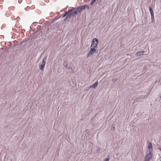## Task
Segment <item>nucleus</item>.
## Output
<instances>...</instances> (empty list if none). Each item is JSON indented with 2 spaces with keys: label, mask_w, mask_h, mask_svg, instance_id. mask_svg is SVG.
<instances>
[{
  "label": "nucleus",
  "mask_w": 161,
  "mask_h": 161,
  "mask_svg": "<svg viewBox=\"0 0 161 161\" xmlns=\"http://www.w3.org/2000/svg\"><path fill=\"white\" fill-rule=\"evenodd\" d=\"M47 56H46L43 59L42 64L40 63L39 65L40 69L41 70L43 69L46 64V60L47 59Z\"/></svg>",
  "instance_id": "1"
},
{
  "label": "nucleus",
  "mask_w": 161,
  "mask_h": 161,
  "mask_svg": "<svg viewBox=\"0 0 161 161\" xmlns=\"http://www.w3.org/2000/svg\"><path fill=\"white\" fill-rule=\"evenodd\" d=\"M98 45V40L97 38H94L92 42L91 47L97 48Z\"/></svg>",
  "instance_id": "2"
},
{
  "label": "nucleus",
  "mask_w": 161,
  "mask_h": 161,
  "mask_svg": "<svg viewBox=\"0 0 161 161\" xmlns=\"http://www.w3.org/2000/svg\"><path fill=\"white\" fill-rule=\"evenodd\" d=\"M96 48H96L90 47V50L87 54V57L92 56L94 53H95L96 51Z\"/></svg>",
  "instance_id": "3"
},
{
  "label": "nucleus",
  "mask_w": 161,
  "mask_h": 161,
  "mask_svg": "<svg viewBox=\"0 0 161 161\" xmlns=\"http://www.w3.org/2000/svg\"><path fill=\"white\" fill-rule=\"evenodd\" d=\"M152 157L151 152H149L148 154L146 155L144 159V161H149L151 159Z\"/></svg>",
  "instance_id": "4"
},
{
  "label": "nucleus",
  "mask_w": 161,
  "mask_h": 161,
  "mask_svg": "<svg viewBox=\"0 0 161 161\" xmlns=\"http://www.w3.org/2000/svg\"><path fill=\"white\" fill-rule=\"evenodd\" d=\"M80 9V11H81L82 10H84L86 8L89 9V6L87 5H84L82 6L81 7L79 8Z\"/></svg>",
  "instance_id": "5"
},
{
  "label": "nucleus",
  "mask_w": 161,
  "mask_h": 161,
  "mask_svg": "<svg viewBox=\"0 0 161 161\" xmlns=\"http://www.w3.org/2000/svg\"><path fill=\"white\" fill-rule=\"evenodd\" d=\"M147 144V147L149 149V152H151L152 150V143L150 142H148Z\"/></svg>",
  "instance_id": "6"
},
{
  "label": "nucleus",
  "mask_w": 161,
  "mask_h": 161,
  "mask_svg": "<svg viewBox=\"0 0 161 161\" xmlns=\"http://www.w3.org/2000/svg\"><path fill=\"white\" fill-rule=\"evenodd\" d=\"M80 12H81L80 9L79 8L75 9L74 12L72 13H73V15H74L75 14H77Z\"/></svg>",
  "instance_id": "7"
},
{
  "label": "nucleus",
  "mask_w": 161,
  "mask_h": 161,
  "mask_svg": "<svg viewBox=\"0 0 161 161\" xmlns=\"http://www.w3.org/2000/svg\"><path fill=\"white\" fill-rule=\"evenodd\" d=\"M98 83L97 81L96 82L92 85L89 86V88H92L94 89H95L98 85Z\"/></svg>",
  "instance_id": "8"
},
{
  "label": "nucleus",
  "mask_w": 161,
  "mask_h": 161,
  "mask_svg": "<svg viewBox=\"0 0 161 161\" xmlns=\"http://www.w3.org/2000/svg\"><path fill=\"white\" fill-rule=\"evenodd\" d=\"M73 13H70L66 17V20L67 21H69L71 18V16H73Z\"/></svg>",
  "instance_id": "9"
},
{
  "label": "nucleus",
  "mask_w": 161,
  "mask_h": 161,
  "mask_svg": "<svg viewBox=\"0 0 161 161\" xmlns=\"http://www.w3.org/2000/svg\"><path fill=\"white\" fill-rule=\"evenodd\" d=\"M145 51H139L137 53L136 55L137 56H139L141 55H143Z\"/></svg>",
  "instance_id": "10"
},
{
  "label": "nucleus",
  "mask_w": 161,
  "mask_h": 161,
  "mask_svg": "<svg viewBox=\"0 0 161 161\" xmlns=\"http://www.w3.org/2000/svg\"><path fill=\"white\" fill-rule=\"evenodd\" d=\"M152 19L153 20L154 19V14L153 11L150 13Z\"/></svg>",
  "instance_id": "11"
},
{
  "label": "nucleus",
  "mask_w": 161,
  "mask_h": 161,
  "mask_svg": "<svg viewBox=\"0 0 161 161\" xmlns=\"http://www.w3.org/2000/svg\"><path fill=\"white\" fill-rule=\"evenodd\" d=\"M115 130V127L113 125L111 126V130L112 131H113Z\"/></svg>",
  "instance_id": "12"
},
{
  "label": "nucleus",
  "mask_w": 161,
  "mask_h": 161,
  "mask_svg": "<svg viewBox=\"0 0 161 161\" xmlns=\"http://www.w3.org/2000/svg\"><path fill=\"white\" fill-rule=\"evenodd\" d=\"M70 12L69 11H67L65 13V14H64V17L66 15H67L68 14H69V13H70Z\"/></svg>",
  "instance_id": "13"
},
{
  "label": "nucleus",
  "mask_w": 161,
  "mask_h": 161,
  "mask_svg": "<svg viewBox=\"0 0 161 161\" xmlns=\"http://www.w3.org/2000/svg\"><path fill=\"white\" fill-rule=\"evenodd\" d=\"M96 0H92L91 2V4L92 5L93 4L94 2L96 1Z\"/></svg>",
  "instance_id": "14"
},
{
  "label": "nucleus",
  "mask_w": 161,
  "mask_h": 161,
  "mask_svg": "<svg viewBox=\"0 0 161 161\" xmlns=\"http://www.w3.org/2000/svg\"><path fill=\"white\" fill-rule=\"evenodd\" d=\"M117 78H115L114 79H113V80H112V81L113 82H115L117 81Z\"/></svg>",
  "instance_id": "15"
},
{
  "label": "nucleus",
  "mask_w": 161,
  "mask_h": 161,
  "mask_svg": "<svg viewBox=\"0 0 161 161\" xmlns=\"http://www.w3.org/2000/svg\"><path fill=\"white\" fill-rule=\"evenodd\" d=\"M149 10L150 13L153 11L152 8L150 7L149 8Z\"/></svg>",
  "instance_id": "16"
},
{
  "label": "nucleus",
  "mask_w": 161,
  "mask_h": 161,
  "mask_svg": "<svg viewBox=\"0 0 161 161\" xmlns=\"http://www.w3.org/2000/svg\"><path fill=\"white\" fill-rule=\"evenodd\" d=\"M109 158H106L104 159V161H109Z\"/></svg>",
  "instance_id": "17"
},
{
  "label": "nucleus",
  "mask_w": 161,
  "mask_h": 161,
  "mask_svg": "<svg viewBox=\"0 0 161 161\" xmlns=\"http://www.w3.org/2000/svg\"><path fill=\"white\" fill-rule=\"evenodd\" d=\"M65 67L67 68V69H70L71 68H70L69 67H68V66H65Z\"/></svg>",
  "instance_id": "18"
},
{
  "label": "nucleus",
  "mask_w": 161,
  "mask_h": 161,
  "mask_svg": "<svg viewBox=\"0 0 161 161\" xmlns=\"http://www.w3.org/2000/svg\"><path fill=\"white\" fill-rule=\"evenodd\" d=\"M64 66H65H65H67V63H66V64H65V63H64Z\"/></svg>",
  "instance_id": "19"
},
{
  "label": "nucleus",
  "mask_w": 161,
  "mask_h": 161,
  "mask_svg": "<svg viewBox=\"0 0 161 161\" xmlns=\"http://www.w3.org/2000/svg\"><path fill=\"white\" fill-rule=\"evenodd\" d=\"M160 98L161 99V96H160Z\"/></svg>",
  "instance_id": "20"
},
{
  "label": "nucleus",
  "mask_w": 161,
  "mask_h": 161,
  "mask_svg": "<svg viewBox=\"0 0 161 161\" xmlns=\"http://www.w3.org/2000/svg\"><path fill=\"white\" fill-rule=\"evenodd\" d=\"M160 161H161V159L160 160Z\"/></svg>",
  "instance_id": "21"
}]
</instances>
